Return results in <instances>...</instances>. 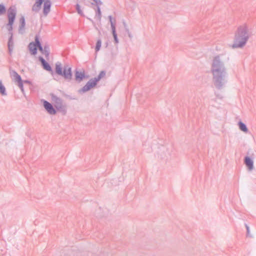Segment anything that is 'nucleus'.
<instances>
[{
	"instance_id": "nucleus-1",
	"label": "nucleus",
	"mask_w": 256,
	"mask_h": 256,
	"mask_svg": "<svg viewBox=\"0 0 256 256\" xmlns=\"http://www.w3.org/2000/svg\"><path fill=\"white\" fill-rule=\"evenodd\" d=\"M210 71L215 87L218 90H221L228 82V74L226 68L220 56H216L212 60Z\"/></svg>"
},
{
	"instance_id": "nucleus-2",
	"label": "nucleus",
	"mask_w": 256,
	"mask_h": 256,
	"mask_svg": "<svg viewBox=\"0 0 256 256\" xmlns=\"http://www.w3.org/2000/svg\"><path fill=\"white\" fill-rule=\"evenodd\" d=\"M38 59L41 62L42 68L46 71L50 72L52 76L56 74L64 78L68 82L72 80V68L68 65H64L62 66L61 62H58L55 64V70L54 72L50 64L42 56H40Z\"/></svg>"
},
{
	"instance_id": "nucleus-3",
	"label": "nucleus",
	"mask_w": 256,
	"mask_h": 256,
	"mask_svg": "<svg viewBox=\"0 0 256 256\" xmlns=\"http://www.w3.org/2000/svg\"><path fill=\"white\" fill-rule=\"evenodd\" d=\"M250 36V34L248 32V29L246 24H244L239 26L235 33L234 42L232 45V48H243Z\"/></svg>"
},
{
	"instance_id": "nucleus-4",
	"label": "nucleus",
	"mask_w": 256,
	"mask_h": 256,
	"mask_svg": "<svg viewBox=\"0 0 256 256\" xmlns=\"http://www.w3.org/2000/svg\"><path fill=\"white\" fill-rule=\"evenodd\" d=\"M16 8L15 6H10L8 10L7 16L8 23L6 24L8 31L12 30V26L16 20Z\"/></svg>"
},
{
	"instance_id": "nucleus-5",
	"label": "nucleus",
	"mask_w": 256,
	"mask_h": 256,
	"mask_svg": "<svg viewBox=\"0 0 256 256\" xmlns=\"http://www.w3.org/2000/svg\"><path fill=\"white\" fill-rule=\"evenodd\" d=\"M254 154L251 149H249L247 152V156L244 158V164L249 170L254 168Z\"/></svg>"
},
{
	"instance_id": "nucleus-6",
	"label": "nucleus",
	"mask_w": 256,
	"mask_h": 256,
	"mask_svg": "<svg viewBox=\"0 0 256 256\" xmlns=\"http://www.w3.org/2000/svg\"><path fill=\"white\" fill-rule=\"evenodd\" d=\"M108 18L110 20V22L112 32L114 38V42L117 44L118 43V39L116 32V20L115 19L113 20L112 16H109Z\"/></svg>"
},
{
	"instance_id": "nucleus-7",
	"label": "nucleus",
	"mask_w": 256,
	"mask_h": 256,
	"mask_svg": "<svg viewBox=\"0 0 256 256\" xmlns=\"http://www.w3.org/2000/svg\"><path fill=\"white\" fill-rule=\"evenodd\" d=\"M43 102V105L47 111V112L50 114H55L56 113V108H54L53 105L50 102L44 100H42Z\"/></svg>"
},
{
	"instance_id": "nucleus-8",
	"label": "nucleus",
	"mask_w": 256,
	"mask_h": 256,
	"mask_svg": "<svg viewBox=\"0 0 256 256\" xmlns=\"http://www.w3.org/2000/svg\"><path fill=\"white\" fill-rule=\"evenodd\" d=\"M96 3V8L95 9L96 10V16H95V18L99 22H100L101 19H102V12L100 8V5L102 4V1H94Z\"/></svg>"
},
{
	"instance_id": "nucleus-9",
	"label": "nucleus",
	"mask_w": 256,
	"mask_h": 256,
	"mask_svg": "<svg viewBox=\"0 0 256 256\" xmlns=\"http://www.w3.org/2000/svg\"><path fill=\"white\" fill-rule=\"evenodd\" d=\"M88 78V76H86L84 72H79L76 70L75 72V80L78 82H82L84 79Z\"/></svg>"
},
{
	"instance_id": "nucleus-10",
	"label": "nucleus",
	"mask_w": 256,
	"mask_h": 256,
	"mask_svg": "<svg viewBox=\"0 0 256 256\" xmlns=\"http://www.w3.org/2000/svg\"><path fill=\"white\" fill-rule=\"evenodd\" d=\"M9 34H10V37L8 38V53L10 55H12L13 48H14V42H13V34L12 31H8Z\"/></svg>"
},
{
	"instance_id": "nucleus-11",
	"label": "nucleus",
	"mask_w": 256,
	"mask_h": 256,
	"mask_svg": "<svg viewBox=\"0 0 256 256\" xmlns=\"http://www.w3.org/2000/svg\"><path fill=\"white\" fill-rule=\"evenodd\" d=\"M43 2V14L44 16H46L50 10L51 1H44Z\"/></svg>"
},
{
	"instance_id": "nucleus-12",
	"label": "nucleus",
	"mask_w": 256,
	"mask_h": 256,
	"mask_svg": "<svg viewBox=\"0 0 256 256\" xmlns=\"http://www.w3.org/2000/svg\"><path fill=\"white\" fill-rule=\"evenodd\" d=\"M34 44V42H30L28 46V50L32 55H36L37 54L38 49L39 50V47Z\"/></svg>"
},
{
	"instance_id": "nucleus-13",
	"label": "nucleus",
	"mask_w": 256,
	"mask_h": 256,
	"mask_svg": "<svg viewBox=\"0 0 256 256\" xmlns=\"http://www.w3.org/2000/svg\"><path fill=\"white\" fill-rule=\"evenodd\" d=\"M39 50L42 54L45 55V56L47 60H48L50 54V46L47 43L44 44V48L42 46V49L39 48Z\"/></svg>"
},
{
	"instance_id": "nucleus-14",
	"label": "nucleus",
	"mask_w": 256,
	"mask_h": 256,
	"mask_svg": "<svg viewBox=\"0 0 256 256\" xmlns=\"http://www.w3.org/2000/svg\"><path fill=\"white\" fill-rule=\"evenodd\" d=\"M20 24L18 28V31L20 33L22 34L26 26V20L24 16H21V17L20 18Z\"/></svg>"
},
{
	"instance_id": "nucleus-15",
	"label": "nucleus",
	"mask_w": 256,
	"mask_h": 256,
	"mask_svg": "<svg viewBox=\"0 0 256 256\" xmlns=\"http://www.w3.org/2000/svg\"><path fill=\"white\" fill-rule=\"evenodd\" d=\"M52 100L54 102V106L56 108L58 106H61L62 104V100L60 98L58 97L57 96L52 94Z\"/></svg>"
},
{
	"instance_id": "nucleus-16",
	"label": "nucleus",
	"mask_w": 256,
	"mask_h": 256,
	"mask_svg": "<svg viewBox=\"0 0 256 256\" xmlns=\"http://www.w3.org/2000/svg\"><path fill=\"white\" fill-rule=\"evenodd\" d=\"M43 2L44 1H36V3L32 6V10L38 12L40 10Z\"/></svg>"
},
{
	"instance_id": "nucleus-17",
	"label": "nucleus",
	"mask_w": 256,
	"mask_h": 256,
	"mask_svg": "<svg viewBox=\"0 0 256 256\" xmlns=\"http://www.w3.org/2000/svg\"><path fill=\"white\" fill-rule=\"evenodd\" d=\"M239 128L242 132L247 133L248 132V130L247 128L246 125L243 122L240 121L238 123Z\"/></svg>"
},
{
	"instance_id": "nucleus-18",
	"label": "nucleus",
	"mask_w": 256,
	"mask_h": 256,
	"mask_svg": "<svg viewBox=\"0 0 256 256\" xmlns=\"http://www.w3.org/2000/svg\"><path fill=\"white\" fill-rule=\"evenodd\" d=\"M12 76L14 78L15 81L18 84L22 82L20 76L18 74V73L15 70L12 72Z\"/></svg>"
},
{
	"instance_id": "nucleus-19",
	"label": "nucleus",
	"mask_w": 256,
	"mask_h": 256,
	"mask_svg": "<svg viewBox=\"0 0 256 256\" xmlns=\"http://www.w3.org/2000/svg\"><path fill=\"white\" fill-rule=\"evenodd\" d=\"M34 42V44H36V46L39 47V48H40V49H42V44L41 43V42L40 40V35L39 34H36L34 38V42Z\"/></svg>"
},
{
	"instance_id": "nucleus-20",
	"label": "nucleus",
	"mask_w": 256,
	"mask_h": 256,
	"mask_svg": "<svg viewBox=\"0 0 256 256\" xmlns=\"http://www.w3.org/2000/svg\"><path fill=\"white\" fill-rule=\"evenodd\" d=\"M86 83L89 85L90 87L92 88L96 86L98 82L94 78L90 80Z\"/></svg>"
},
{
	"instance_id": "nucleus-21",
	"label": "nucleus",
	"mask_w": 256,
	"mask_h": 256,
	"mask_svg": "<svg viewBox=\"0 0 256 256\" xmlns=\"http://www.w3.org/2000/svg\"><path fill=\"white\" fill-rule=\"evenodd\" d=\"M90 89L91 88L90 87L89 85L86 83L82 88L79 90L78 92L80 93H84L90 90Z\"/></svg>"
},
{
	"instance_id": "nucleus-22",
	"label": "nucleus",
	"mask_w": 256,
	"mask_h": 256,
	"mask_svg": "<svg viewBox=\"0 0 256 256\" xmlns=\"http://www.w3.org/2000/svg\"><path fill=\"white\" fill-rule=\"evenodd\" d=\"M0 94L2 96L6 95V88L2 84L1 80H0Z\"/></svg>"
},
{
	"instance_id": "nucleus-23",
	"label": "nucleus",
	"mask_w": 256,
	"mask_h": 256,
	"mask_svg": "<svg viewBox=\"0 0 256 256\" xmlns=\"http://www.w3.org/2000/svg\"><path fill=\"white\" fill-rule=\"evenodd\" d=\"M106 75V72L104 70H102L98 74V75L94 78L96 81L98 82L100 80Z\"/></svg>"
},
{
	"instance_id": "nucleus-24",
	"label": "nucleus",
	"mask_w": 256,
	"mask_h": 256,
	"mask_svg": "<svg viewBox=\"0 0 256 256\" xmlns=\"http://www.w3.org/2000/svg\"><path fill=\"white\" fill-rule=\"evenodd\" d=\"M56 110H58L61 112L63 115H65L66 114V109L65 106L62 105L61 106H58L56 108Z\"/></svg>"
},
{
	"instance_id": "nucleus-25",
	"label": "nucleus",
	"mask_w": 256,
	"mask_h": 256,
	"mask_svg": "<svg viewBox=\"0 0 256 256\" xmlns=\"http://www.w3.org/2000/svg\"><path fill=\"white\" fill-rule=\"evenodd\" d=\"M6 12V6L2 4H0V16L5 14Z\"/></svg>"
},
{
	"instance_id": "nucleus-26",
	"label": "nucleus",
	"mask_w": 256,
	"mask_h": 256,
	"mask_svg": "<svg viewBox=\"0 0 256 256\" xmlns=\"http://www.w3.org/2000/svg\"><path fill=\"white\" fill-rule=\"evenodd\" d=\"M76 12H78V13L81 16H84V14L80 8V5L78 4H77L76 5Z\"/></svg>"
},
{
	"instance_id": "nucleus-27",
	"label": "nucleus",
	"mask_w": 256,
	"mask_h": 256,
	"mask_svg": "<svg viewBox=\"0 0 256 256\" xmlns=\"http://www.w3.org/2000/svg\"><path fill=\"white\" fill-rule=\"evenodd\" d=\"M102 46V40L100 39H99L97 40L96 46L95 50L96 52H97L100 50Z\"/></svg>"
},
{
	"instance_id": "nucleus-28",
	"label": "nucleus",
	"mask_w": 256,
	"mask_h": 256,
	"mask_svg": "<svg viewBox=\"0 0 256 256\" xmlns=\"http://www.w3.org/2000/svg\"><path fill=\"white\" fill-rule=\"evenodd\" d=\"M18 86L20 87L21 91L23 94H24V84H23V81L18 83Z\"/></svg>"
},
{
	"instance_id": "nucleus-29",
	"label": "nucleus",
	"mask_w": 256,
	"mask_h": 256,
	"mask_svg": "<svg viewBox=\"0 0 256 256\" xmlns=\"http://www.w3.org/2000/svg\"><path fill=\"white\" fill-rule=\"evenodd\" d=\"M245 226H246V236H250V228H249V226H248V225L246 224H245Z\"/></svg>"
},
{
	"instance_id": "nucleus-30",
	"label": "nucleus",
	"mask_w": 256,
	"mask_h": 256,
	"mask_svg": "<svg viewBox=\"0 0 256 256\" xmlns=\"http://www.w3.org/2000/svg\"><path fill=\"white\" fill-rule=\"evenodd\" d=\"M22 81H23V84L25 83V84H32V82L30 81L29 80H24Z\"/></svg>"
},
{
	"instance_id": "nucleus-31",
	"label": "nucleus",
	"mask_w": 256,
	"mask_h": 256,
	"mask_svg": "<svg viewBox=\"0 0 256 256\" xmlns=\"http://www.w3.org/2000/svg\"><path fill=\"white\" fill-rule=\"evenodd\" d=\"M216 96L218 98H219V99H220V100H221V99H222V98H223V97H222V95H220V94H216Z\"/></svg>"
},
{
	"instance_id": "nucleus-32",
	"label": "nucleus",
	"mask_w": 256,
	"mask_h": 256,
	"mask_svg": "<svg viewBox=\"0 0 256 256\" xmlns=\"http://www.w3.org/2000/svg\"><path fill=\"white\" fill-rule=\"evenodd\" d=\"M126 30L128 32V36L131 38L132 37V34H130V32H129V30L128 28H126Z\"/></svg>"
},
{
	"instance_id": "nucleus-33",
	"label": "nucleus",
	"mask_w": 256,
	"mask_h": 256,
	"mask_svg": "<svg viewBox=\"0 0 256 256\" xmlns=\"http://www.w3.org/2000/svg\"><path fill=\"white\" fill-rule=\"evenodd\" d=\"M88 20H89L90 22H94V21H93V20H92V19H90V18H88Z\"/></svg>"
},
{
	"instance_id": "nucleus-34",
	"label": "nucleus",
	"mask_w": 256,
	"mask_h": 256,
	"mask_svg": "<svg viewBox=\"0 0 256 256\" xmlns=\"http://www.w3.org/2000/svg\"><path fill=\"white\" fill-rule=\"evenodd\" d=\"M124 26H126L125 22H124Z\"/></svg>"
}]
</instances>
